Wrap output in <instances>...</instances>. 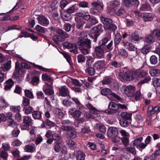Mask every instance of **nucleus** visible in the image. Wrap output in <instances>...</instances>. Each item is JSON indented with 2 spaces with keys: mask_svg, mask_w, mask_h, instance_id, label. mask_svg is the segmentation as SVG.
I'll return each mask as SVG.
<instances>
[{
  "mask_svg": "<svg viewBox=\"0 0 160 160\" xmlns=\"http://www.w3.org/2000/svg\"><path fill=\"white\" fill-rule=\"evenodd\" d=\"M56 32L58 34L60 35L64 39V38H68L69 37L68 34L62 29H57L56 30Z\"/></svg>",
  "mask_w": 160,
  "mask_h": 160,
  "instance_id": "nucleus-34",
  "label": "nucleus"
},
{
  "mask_svg": "<svg viewBox=\"0 0 160 160\" xmlns=\"http://www.w3.org/2000/svg\"><path fill=\"white\" fill-rule=\"evenodd\" d=\"M42 113L37 110H33L32 114V116L35 119L40 120L42 118Z\"/></svg>",
  "mask_w": 160,
  "mask_h": 160,
  "instance_id": "nucleus-28",
  "label": "nucleus"
},
{
  "mask_svg": "<svg viewBox=\"0 0 160 160\" xmlns=\"http://www.w3.org/2000/svg\"><path fill=\"white\" fill-rule=\"evenodd\" d=\"M11 63L10 60L8 61L6 63L1 65V68L3 71L8 70L11 68Z\"/></svg>",
  "mask_w": 160,
  "mask_h": 160,
  "instance_id": "nucleus-31",
  "label": "nucleus"
},
{
  "mask_svg": "<svg viewBox=\"0 0 160 160\" xmlns=\"http://www.w3.org/2000/svg\"><path fill=\"white\" fill-rule=\"evenodd\" d=\"M106 64L104 61H98L94 64V67L97 69H101L104 68Z\"/></svg>",
  "mask_w": 160,
  "mask_h": 160,
  "instance_id": "nucleus-19",
  "label": "nucleus"
},
{
  "mask_svg": "<svg viewBox=\"0 0 160 160\" xmlns=\"http://www.w3.org/2000/svg\"><path fill=\"white\" fill-rule=\"evenodd\" d=\"M81 17L86 21H88L90 19L91 17L89 14H87L85 13L81 12Z\"/></svg>",
  "mask_w": 160,
  "mask_h": 160,
  "instance_id": "nucleus-62",
  "label": "nucleus"
},
{
  "mask_svg": "<svg viewBox=\"0 0 160 160\" xmlns=\"http://www.w3.org/2000/svg\"><path fill=\"white\" fill-rule=\"evenodd\" d=\"M10 109L12 111L18 113L20 111V107L19 106H11L10 107Z\"/></svg>",
  "mask_w": 160,
  "mask_h": 160,
  "instance_id": "nucleus-56",
  "label": "nucleus"
},
{
  "mask_svg": "<svg viewBox=\"0 0 160 160\" xmlns=\"http://www.w3.org/2000/svg\"><path fill=\"white\" fill-rule=\"evenodd\" d=\"M55 123L52 121L48 119H46L44 121H42L41 127L42 128H46V126L49 127L50 128L55 126Z\"/></svg>",
  "mask_w": 160,
  "mask_h": 160,
  "instance_id": "nucleus-16",
  "label": "nucleus"
},
{
  "mask_svg": "<svg viewBox=\"0 0 160 160\" xmlns=\"http://www.w3.org/2000/svg\"><path fill=\"white\" fill-rule=\"evenodd\" d=\"M54 114L59 119H62L64 116L62 110L58 108H56L54 110Z\"/></svg>",
  "mask_w": 160,
  "mask_h": 160,
  "instance_id": "nucleus-29",
  "label": "nucleus"
},
{
  "mask_svg": "<svg viewBox=\"0 0 160 160\" xmlns=\"http://www.w3.org/2000/svg\"><path fill=\"white\" fill-rule=\"evenodd\" d=\"M120 125L122 127H127L129 125V123L126 120L124 119H121L119 121Z\"/></svg>",
  "mask_w": 160,
  "mask_h": 160,
  "instance_id": "nucleus-39",
  "label": "nucleus"
},
{
  "mask_svg": "<svg viewBox=\"0 0 160 160\" xmlns=\"http://www.w3.org/2000/svg\"><path fill=\"white\" fill-rule=\"evenodd\" d=\"M63 45L64 47L70 49L72 48L74 46H75V45L74 44H73L68 42H65L64 43Z\"/></svg>",
  "mask_w": 160,
  "mask_h": 160,
  "instance_id": "nucleus-59",
  "label": "nucleus"
},
{
  "mask_svg": "<svg viewBox=\"0 0 160 160\" xmlns=\"http://www.w3.org/2000/svg\"><path fill=\"white\" fill-rule=\"evenodd\" d=\"M76 17L75 18V21L76 22L78 23V24L76 26V28L78 29L80 28V13L78 12L76 13L75 14Z\"/></svg>",
  "mask_w": 160,
  "mask_h": 160,
  "instance_id": "nucleus-45",
  "label": "nucleus"
},
{
  "mask_svg": "<svg viewBox=\"0 0 160 160\" xmlns=\"http://www.w3.org/2000/svg\"><path fill=\"white\" fill-rule=\"evenodd\" d=\"M150 49V45L149 44H147L143 47L142 50V52L144 54H147L149 52Z\"/></svg>",
  "mask_w": 160,
  "mask_h": 160,
  "instance_id": "nucleus-54",
  "label": "nucleus"
},
{
  "mask_svg": "<svg viewBox=\"0 0 160 160\" xmlns=\"http://www.w3.org/2000/svg\"><path fill=\"white\" fill-rule=\"evenodd\" d=\"M33 124V120L30 116H24L23 117L22 122L20 126L22 130H27Z\"/></svg>",
  "mask_w": 160,
  "mask_h": 160,
  "instance_id": "nucleus-3",
  "label": "nucleus"
},
{
  "mask_svg": "<svg viewBox=\"0 0 160 160\" xmlns=\"http://www.w3.org/2000/svg\"><path fill=\"white\" fill-rule=\"evenodd\" d=\"M33 65L34 67H35L37 68L39 70H42V71L45 72H50L51 71V70L49 69L43 67L42 66L35 64H33Z\"/></svg>",
  "mask_w": 160,
  "mask_h": 160,
  "instance_id": "nucleus-55",
  "label": "nucleus"
},
{
  "mask_svg": "<svg viewBox=\"0 0 160 160\" xmlns=\"http://www.w3.org/2000/svg\"><path fill=\"white\" fill-rule=\"evenodd\" d=\"M37 20L38 23L43 26H47L49 23L48 19L43 15L39 16L37 18Z\"/></svg>",
  "mask_w": 160,
  "mask_h": 160,
  "instance_id": "nucleus-10",
  "label": "nucleus"
},
{
  "mask_svg": "<svg viewBox=\"0 0 160 160\" xmlns=\"http://www.w3.org/2000/svg\"><path fill=\"white\" fill-rule=\"evenodd\" d=\"M112 93V91L108 88L103 89L101 91V94L104 96L111 95Z\"/></svg>",
  "mask_w": 160,
  "mask_h": 160,
  "instance_id": "nucleus-41",
  "label": "nucleus"
},
{
  "mask_svg": "<svg viewBox=\"0 0 160 160\" xmlns=\"http://www.w3.org/2000/svg\"><path fill=\"white\" fill-rule=\"evenodd\" d=\"M132 40L134 41H138L139 40L140 38L139 36L136 32H134L131 35Z\"/></svg>",
  "mask_w": 160,
  "mask_h": 160,
  "instance_id": "nucleus-58",
  "label": "nucleus"
},
{
  "mask_svg": "<svg viewBox=\"0 0 160 160\" xmlns=\"http://www.w3.org/2000/svg\"><path fill=\"white\" fill-rule=\"evenodd\" d=\"M121 39V36L119 33H117L116 34L114 39L115 44L116 45L118 44L120 42Z\"/></svg>",
  "mask_w": 160,
  "mask_h": 160,
  "instance_id": "nucleus-47",
  "label": "nucleus"
},
{
  "mask_svg": "<svg viewBox=\"0 0 160 160\" xmlns=\"http://www.w3.org/2000/svg\"><path fill=\"white\" fill-rule=\"evenodd\" d=\"M119 54L123 57H127L128 56V53L126 51L123 49H121L118 50Z\"/></svg>",
  "mask_w": 160,
  "mask_h": 160,
  "instance_id": "nucleus-57",
  "label": "nucleus"
},
{
  "mask_svg": "<svg viewBox=\"0 0 160 160\" xmlns=\"http://www.w3.org/2000/svg\"><path fill=\"white\" fill-rule=\"evenodd\" d=\"M24 112L25 114H32L33 111V108L31 106H29L27 108H24Z\"/></svg>",
  "mask_w": 160,
  "mask_h": 160,
  "instance_id": "nucleus-61",
  "label": "nucleus"
},
{
  "mask_svg": "<svg viewBox=\"0 0 160 160\" xmlns=\"http://www.w3.org/2000/svg\"><path fill=\"white\" fill-rule=\"evenodd\" d=\"M123 3L126 7H128L130 5L138 6L139 2L138 0H123Z\"/></svg>",
  "mask_w": 160,
  "mask_h": 160,
  "instance_id": "nucleus-20",
  "label": "nucleus"
},
{
  "mask_svg": "<svg viewBox=\"0 0 160 160\" xmlns=\"http://www.w3.org/2000/svg\"><path fill=\"white\" fill-rule=\"evenodd\" d=\"M24 150L26 152H32L35 150L34 144L33 143H31L26 145Z\"/></svg>",
  "mask_w": 160,
  "mask_h": 160,
  "instance_id": "nucleus-26",
  "label": "nucleus"
},
{
  "mask_svg": "<svg viewBox=\"0 0 160 160\" xmlns=\"http://www.w3.org/2000/svg\"><path fill=\"white\" fill-rule=\"evenodd\" d=\"M135 72L136 78H137L138 77L143 78L147 76L148 74V72L146 71L140 69L138 70L135 71Z\"/></svg>",
  "mask_w": 160,
  "mask_h": 160,
  "instance_id": "nucleus-21",
  "label": "nucleus"
},
{
  "mask_svg": "<svg viewBox=\"0 0 160 160\" xmlns=\"http://www.w3.org/2000/svg\"><path fill=\"white\" fill-rule=\"evenodd\" d=\"M52 138L53 140L58 141L60 140L61 137L58 134L54 133L52 134Z\"/></svg>",
  "mask_w": 160,
  "mask_h": 160,
  "instance_id": "nucleus-63",
  "label": "nucleus"
},
{
  "mask_svg": "<svg viewBox=\"0 0 160 160\" xmlns=\"http://www.w3.org/2000/svg\"><path fill=\"white\" fill-rule=\"evenodd\" d=\"M105 48V46L100 45L95 48V51L97 57L101 58L103 56L104 53V49Z\"/></svg>",
  "mask_w": 160,
  "mask_h": 160,
  "instance_id": "nucleus-11",
  "label": "nucleus"
},
{
  "mask_svg": "<svg viewBox=\"0 0 160 160\" xmlns=\"http://www.w3.org/2000/svg\"><path fill=\"white\" fill-rule=\"evenodd\" d=\"M8 156V153L4 150L0 151V157L4 160H7Z\"/></svg>",
  "mask_w": 160,
  "mask_h": 160,
  "instance_id": "nucleus-49",
  "label": "nucleus"
},
{
  "mask_svg": "<svg viewBox=\"0 0 160 160\" xmlns=\"http://www.w3.org/2000/svg\"><path fill=\"white\" fill-rule=\"evenodd\" d=\"M35 29L37 32V34L44 38L45 36L41 34L42 33H45V28H44L42 27L39 25H38L35 27Z\"/></svg>",
  "mask_w": 160,
  "mask_h": 160,
  "instance_id": "nucleus-24",
  "label": "nucleus"
},
{
  "mask_svg": "<svg viewBox=\"0 0 160 160\" xmlns=\"http://www.w3.org/2000/svg\"><path fill=\"white\" fill-rule=\"evenodd\" d=\"M66 137L68 138H74L76 136V130L72 127L69 131H67Z\"/></svg>",
  "mask_w": 160,
  "mask_h": 160,
  "instance_id": "nucleus-18",
  "label": "nucleus"
},
{
  "mask_svg": "<svg viewBox=\"0 0 160 160\" xmlns=\"http://www.w3.org/2000/svg\"><path fill=\"white\" fill-rule=\"evenodd\" d=\"M122 91L128 97H133L136 90L134 86L129 85L123 86L122 88Z\"/></svg>",
  "mask_w": 160,
  "mask_h": 160,
  "instance_id": "nucleus-7",
  "label": "nucleus"
},
{
  "mask_svg": "<svg viewBox=\"0 0 160 160\" xmlns=\"http://www.w3.org/2000/svg\"><path fill=\"white\" fill-rule=\"evenodd\" d=\"M100 18L105 29L115 31L117 29V26L112 24V21L111 19L102 16H101Z\"/></svg>",
  "mask_w": 160,
  "mask_h": 160,
  "instance_id": "nucleus-2",
  "label": "nucleus"
},
{
  "mask_svg": "<svg viewBox=\"0 0 160 160\" xmlns=\"http://www.w3.org/2000/svg\"><path fill=\"white\" fill-rule=\"evenodd\" d=\"M135 72L132 70H126L124 68L123 72L119 73L118 76L119 79L122 82L125 80H131L135 78Z\"/></svg>",
  "mask_w": 160,
  "mask_h": 160,
  "instance_id": "nucleus-1",
  "label": "nucleus"
},
{
  "mask_svg": "<svg viewBox=\"0 0 160 160\" xmlns=\"http://www.w3.org/2000/svg\"><path fill=\"white\" fill-rule=\"evenodd\" d=\"M150 61L152 64H155L158 62L157 58L155 56L152 55L151 57Z\"/></svg>",
  "mask_w": 160,
  "mask_h": 160,
  "instance_id": "nucleus-64",
  "label": "nucleus"
},
{
  "mask_svg": "<svg viewBox=\"0 0 160 160\" xmlns=\"http://www.w3.org/2000/svg\"><path fill=\"white\" fill-rule=\"evenodd\" d=\"M152 83L155 87H158L160 86V79L156 78L153 79Z\"/></svg>",
  "mask_w": 160,
  "mask_h": 160,
  "instance_id": "nucleus-51",
  "label": "nucleus"
},
{
  "mask_svg": "<svg viewBox=\"0 0 160 160\" xmlns=\"http://www.w3.org/2000/svg\"><path fill=\"white\" fill-rule=\"evenodd\" d=\"M14 83L12 80L10 79L7 81L4 85V89L6 90H9L12 88Z\"/></svg>",
  "mask_w": 160,
  "mask_h": 160,
  "instance_id": "nucleus-27",
  "label": "nucleus"
},
{
  "mask_svg": "<svg viewBox=\"0 0 160 160\" xmlns=\"http://www.w3.org/2000/svg\"><path fill=\"white\" fill-rule=\"evenodd\" d=\"M91 44V41L89 39L84 38H81V47L90 48Z\"/></svg>",
  "mask_w": 160,
  "mask_h": 160,
  "instance_id": "nucleus-12",
  "label": "nucleus"
},
{
  "mask_svg": "<svg viewBox=\"0 0 160 160\" xmlns=\"http://www.w3.org/2000/svg\"><path fill=\"white\" fill-rule=\"evenodd\" d=\"M118 132V130L117 128L113 127H110L108 129L107 135L110 138H113L117 136Z\"/></svg>",
  "mask_w": 160,
  "mask_h": 160,
  "instance_id": "nucleus-9",
  "label": "nucleus"
},
{
  "mask_svg": "<svg viewBox=\"0 0 160 160\" xmlns=\"http://www.w3.org/2000/svg\"><path fill=\"white\" fill-rule=\"evenodd\" d=\"M97 129L100 132L104 133L106 131V128L105 126L102 123H98L96 125Z\"/></svg>",
  "mask_w": 160,
  "mask_h": 160,
  "instance_id": "nucleus-32",
  "label": "nucleus"
},
{
  "mask_svg": "<svg viewBox=\"0 0 160 160\" xmlns=\"http://www.w3.org/2000/svg\"><path fill=\"white\" fill-rule=\"evenodd\" d=\"M25 95L28 98L30 99H33L34 98L32 92L28 89L24 90Z\"/></svg>",
  "mask_w": 160,
  "mask_h": 160,
  "instance_id": "nucleus-43",
  "label": "nucleus"
},
{
  "mask_svg": "<svg viewBox=\"0 0 160 160\" xmlns=\"http://www.w3.org/2000/svg\"><path fill=\"white\" fill-rule=\"evenodd\" d=\"M92 6L93 7L98 8L100 11H102L103 10V4L102 3H98L93 2L92 3Z\"/></svg>",
  "mask_w": 160,
  "mask_h": 160,
  "instance_id": "nucleus-33",
  "label": "nucleus"
},
{
  "mask_svg": "<svg viewBox=\"0 0 160 160\" xmlns=\"http://www.w3.org/2000/svg\"><path fill=\"white\" fill-rule=\"evenodd\" d=\"M154 37L152 35V32L151 34L148 35L144 39L145 41L148 43H152L154 41Z\"/></svg>",
  "mask_w": 160,
  "mask_h": 160,
  "instance_id": "nucleus-37",
  "label": "nucleus"
},
{
  "mask_svg": "<svg viewBox=\"0 0 160 160\" xmlns=\"http://www.w3.org/2000/svg\"><path fill=\"white\" fill-rule=\"evenodd\" d=\"M150 6L149 4L145 3L142 5L140 10L142 11L148 10L150 9Z\"/></svg>",
  "mask_w": 160,
  "mask_h": 160,
  "instance_id": "nucleus-46",
  "label": "nucleus"
},
{
  "mask_svg": "<svg viewBox=\"0 0 160 160\" xmlns=\"http://www.w3.org/2000/svg\"><path fill=\"white\" fill-rule=\"evenodd\" d=\"M121 117L125 120L130 119L131 118L132 114L126 112H123L121 114Z\"/></svg>",
  "mask_w": 160,
  "mask_h": 160,
  "instance_id": "nucleus-42",
  "label": "nucleus"
},
{
  "mask_svg": "<svg viewBox=\"0 0 160 160\" xmlns=\"http://www.w3.org/2000/svg\"><path fill=\"white\" fill-rule=\"evenodd\" d=\"M114 81V79L112 78L109 77H106L104 78L103 80L101 81L102 85H108L110 86L113 82Z\"/></svg>",
  "mask_w": 160,
  "mask_h": 160,
  "instance_id": "nucleus-23",
  "label": "nucleus"
},
{
  "mask_svg": "<svg viewBox=\"0 0 160 160\" xmlns=\"http://www.w3.org/2000/svg\"><path fill=\"white\" fill-rule=\"evenodd\" d=\"M70 114L75 118L74 125L76 127L79 126L80 123V111L79 110H76L75 108H71L69 111Z\"/></svg>",
  "mask_w": 160,
  "mask_h": 160,
  "instance_id": "nucleus-6",
  "label": "nucleus"
},
{
  "mask_svg": "<svg viewBox=\"0 0 160 160\" xmlns=\"http://www.w3.org/2000/svg\"><path fill=\"white\" fill-rule=\"evenodd\" d=\"M108 13L111 16L115 15L117 16H121L125 14L126 11L122 7H121L118 10H115L112 8H109Z\"/></svg>",
  "mask_w": 160,
  "mask_h": 160,
  "instance_id": "nucleus-5",
  "label": "nucleus"
},
{
  "mask_svg": "<svg viewBox=\"0 0 160 160\" xmlns=\"http://www.w3.org/2000/svg\"><path fill=\"white\" fill-rule=\"evenodd\" d=\"M121 140L124 146H127L129 143V136L123 137L122 138Z\"/></svg>",
  "mask_w": 160,
  "mask_h": 160,
  "instance_id": "nucleus-50",
  "label": "nucleus"
},
{
  "mask_svg": "<svg viewBox=\"0 0 160 160\" xmlns=\"http://www.w3.org/2000/svg\"><path fill=\"white\" fill-rule=\"evenodd\" d=\"M52 40L56 44H58L59 42H61L64 41V38L61 36L54 35L52 37Z\"/></svg>",
  "mask_w": 160,
  "mask_h": 160,
  "instance_id": "nucleus-35",
  "label": "nucleus"
},
{
  "mask_svg": "<svg viewBox=\"0 0 160 160\" xmlns=\"http://www.w3.org/2000/svg\"><path fill=\"white\" fill-rule=\"evenodd\" d=\"M141 17L145 22H147L152 20L154 17V15L152 13H142Z\"/></svg>",
  "mask_w": 160,
  "mask_h": 160,
  "instance_id": "nucleus-14",
  "label": "nucleus"
},
{
  "mask_svg": "<svg viewBox=\"0 0 160 160\" xmlns=\"http://www.w3.org/2000/svg\"><path fill=\"white\" fill-rule=\"evenodd\" d=\"M87 108L89 110L90 113L93 114H97L98 113V110L91 104L88 103L87 105Z\"/></svg>",
  "mask_w": 160,
  "mask_h": 160,
  "instance_id": "nucleus-30",
  "label": "nucleus"
},
{
  "mask_svg": "<svg viewBox=\"0 0 160 160\" xmlns=\"http://www.w3.org/2000/svg\"><path fill=\"white\" fill-rule=\"evenodd\" d=\"M59 91V95L62 97L66 96L69 94L68 89L66 86L61 87Z\"/></svg>",
  "mask_w": 160,
  "mask_h": 160,
  "instance_id": "nucleus-15",
  "label": "nucleus"
},
{
  "mask_svg": "<svg viewBox=\"0 0 160 160\" xmlns=\"http://www.w3.org/2000/svg\"><path fill=\"white\" fill-rule=\"evenodd\" d=\"M8 126L12 128H14L17 126V123L12 118H8L7 121Z\"/></svg>",
  "mask_w": 160,
  "mask_h": 160,
  "instance_id": "nucleus-48",
  "label": "nucleus"
},
{
  "mask_svg": "<svg viewBox=\"0 0 160 160\" xmlns=\"http://www.w3.org/2000/svg\"><path fill=\"white\" fill-rule=\"evenodd\" d=\"M42 78L43 81H47L51 83V84H47L50 87H52V84L53 80L50 76L46 74H42Z\"/></svg>",
  "mask_w": 160,
  "mask_h": 160,
  "instance_id": "nucleus-22",
  "label": "nucleus"
},
{
  "mask_svg": "<svg viewBox=\"0 0 160 160\" xmlns=\"http://www.w3.org/2000/svg\"><path fill=\"white\" fill-rule=\"evenodd\" d=\"M62 18L63 20L66 21H69L71 19V17L69 13L65 12L62 15Z\"/></svg>",
  "mask_w": 160,
  "mask_h": 160,
  "instance_id": "nucleus-53",
  "label": "nucleus"
},
{
  "mask_svg": "<svg viewBox=\"0 0 160 160\" xmlns=\"http://www.w3.org/2000/svg\"><path fill=\"white\" fill-rule=\"evenodd\" d=\"M50 88L46 89L43 90V92L45 95L48 96H51L54 94V92L52 87Z\"/></svg>",
  "mask_w": 160,
  "mask_h": 160,
  "instance_id": "nucleus-44",
  "label": "nucleus"
},
{
  "mask_svg": "<svg viewBox=\"0 0 160 160\" xmlns=\"http://www.w3.org/2000/svg\"><path fill=\"white\" fill-rule=\"evenodd\" d=\"M134 147L133 146H131L130 143V146L127 147L126 148V150L129 152L135 155L136 154V151Z\"/></svg>",
  "mask_w": 160,
  "mask_h": 160,
  "instance_id": "nucleus-40",
  "label": "nucleus"
},
{
  "mask_svg": "<svg viewBox=\"0 0 160 160\" xmlns=\"http://www.w3.org/2000/svg\"><path fill=\"white\" fill-rule=\"evenodd\" d=\"M110 3V6L112 7V8H114L115 7H118L121 4V2L119 0H115L111 1Z\"/></svg>",
  "mask_w": 160,
  "mask_h": 160,
  "instance_id": "nucleus-38",
  "label": "nucleus"
},
{
  "mask_svg": "<svg viewBox=\"0 0 160 160\" xmlns=\"http://www.w3.org/2000/svg\"><path fill=\"white\" fill-rule=\"evenodd\" d=\"M152 35L156 37L158 39L160 40V30H154L152 32Z\"/></svg>",
  "mask_w": 160,
  "mask_h": 160,
  "instance_id": "nucleus-52",
  "label": "nucleus"
},
{
  "mask_svg": "<svg viewBox=\"0 0 160 160\" xmlns=\"http://www.w3.org/2000/svg\"><path fill=\"white\" fill-rule=\"evenodd\" d=\"M142 139L143 138L142 137L135 139L131 142V146L136 147L137 148H138L139 144L142 142Z\"/></svg>",
  "mask_w": 160,
  "mask_h": 160,
  "instance_id": "nucleus-25",
  "label": "nucleus"
},
{
  "mask_svg": "<svg viewBox=\"0 0 160 160\" xmlns=\"http://www.w3.org/2000/svg\"><path fill=\"white\" fill-rule=\"evenodd\" d=\"M90 24H87L85 22H83L81 21V28H90L91 27L98 23V21L96 18L94 16H92L89 19Z\"/></svg>",
  "mask_w": 160,
  "mask_h": 160,
  "instance_id": "nucleus-8",
  "label": "nucleus"
},
{
  "mask_svg": "<svg viewBox=\"0 0 160 160\" xmlns=\"http://www.w3.org/2000/svg\"><path fill=\"white\" fill-rule=\"evenodd\" d=\"M108 107L109 109L111 111L113 114L116 113L119 111L118 104L114 102H111L109 103Z\"/></svg>",
  "mask_w": 160,
  "mask_h": 160,
  "instance_id": "nucleus-13",
  "label": "nucleus"
},
{
  "mask_svg": "<svg viewBox=\"0 0 160 160\" xmlns=\"http://www.w3.org/2000/svg\"><path fill=\"white\" fill-rule=\"evenodd\" d=\"M157 112H159L158 106H156L153 108L152 106H149L148 108L147 115L148 117H150Z\"/></svg>",
  "mask_w": 160,
  "mask_h": 160,
  "instance_id": "nucleus-17",
  "label": "nucleus"
},
{
  "mask_svg": "<svg viewBox=\"0 0 160 160\" xmlns=\"http://www.w3.org/2000/svg\"><path fill=\"white\" fill-rule=\"evenodd\" d=\"M101 28L102 25L98 24L91 29V33L88 34V36L93 39V42L97 41V38L100 35L99 31Z\"/></svg>",
  "mask_w": 160,
  "mask_h": 160,
  "instance_id": "nucleus-4",
  "label": "nucleus"
},
{
  "mask_svg": "<svg viewBox=\"0 0 160 160\" xmlns=\"http://www.w3.org/2000/svg\"><path fill=\"white\" fill-rule=\"evenodd\" d=\"M58 2L57 0H52L49 5V7L51 8L52 11L56 8Z\"/></svg>",
  "mask_w": 160,
  "mask_h": 160,
  "instance_id": "nucleus-60",
  "label": "nucleus"
},
{
  "mask_svg": "<svg viewBox=\"0 0 160 160\" xmlns=\"http://www.w3.org/2000/svg\"><path fill=\"white\" fill-rule=\"evenodd\" d=\"M150 75L152 77H158L160 75V71L157 69H151L149 71Z\"/></svg>",
  "mask_w": 160,
  "mask_h": 160,
  "instance_id": "nucleus-36",
  "label": "nucleus"
}]
</instances>
